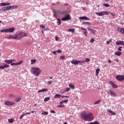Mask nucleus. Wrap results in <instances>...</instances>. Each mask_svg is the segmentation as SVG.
Returning <instances> with one entry per match:
<instances>
[{
  "label": "nucleus",
  "mask_w": 124,
  "mask_h": 124,
  "mask_svg": "<svg viewBox=\"0 0 124 124\" xmlns=\"http://www.w3.org/2000/svg\"><path fill=\"white\" fill-rule=\"evenodd\" d=\"M36 62V60H31V64H33Z\"/></svg>",
  "instance_id": "58836bf2"
},
{
  "label": "nucleus",
  "mask_w": 124,
  "mask_h": 124,
  "mask_svg": "<svg viewBox=\"0 0 124 124\" xmlns=\"http://www.w3.org/2000/svg\"><path fill=\"white\" fill-rule=\"evenodd\" d=\"M93 124H99V122L98 121H94V122H92Z\"/></svg>",
  "instance_id": "603ef678"
},
{
  "label": "nucleus",
  "mask_w": 124,
  "mask_h": 124,
  "mask_svg": "<svg viewBox=\"0 0 124 124\" xmlns=\"http://www.w3.org/2000/svg\"><path fill=\"white\" fill-rule=\"evenodd\" d=\"M109 12L105 11H101L99 13L95 12V13L98 16H104V15H109Z\"/></svg>",
  "instance_id": "7ed1b4c3"
},
{
  "label": "nucleus",
  "mask_w": 124,
  "mask_h": 124,
  "mask_svg": "<svg viewBox=\"0 0 124 124\" xmlns=\"http://www.w3.org/2000/svg\"><path fill=\"white\" fill-rule=\"evenodd\" d=\"M116 79L118 81L122 82V81H124V76L123 75H117L116 76Z\"/></svg>",
  "instance_id": "0eeeda50"
},
{
  "label": "nucleus",
  "mask_w": 124,
  "mask_h": 124,
  "mask_svg": "<svg viewBox=\"0 0 124 124\" xmlns=\"http://www.w3.org/2000/svg\"><path fill=\"white\" fill-rule=\"evenodd\" d=\"M8 122H9V123H10V124H12V123H13V122H14V119H8Z\"/></svg>",
  "instance_id": "f704fd0d"
},
{
  "label": "nucleus",
  "mask_w": 124,
  "mask_h": 124,
  "mask_svg": "<svg viewBox=\"0 0 124 124\" xmlns=\"http://www.w3.org/2000/svg\"><path fill=\"white\" fill-rule=\"evenodd\" d=\"M81 30H83L84 31H87V29H85V28H83V27H81Z\"/></svg>",
  "instance_id": "338daca9"
},
{
  "label": "nucleus",
  "mask_w": 124,
  "mask_h": 124,
  "mask_svg": "<svg viewBox=\"0 0 124 124\" xmlns=\"http://www.w3.org/2000/svg\"><path fill=\"white\" fill-rule=\"evenodd\" d=\"M0 32H7V29H3L0 31Z\"/></svg>",
  "instance_id": "4c0bfd02"
},
{
  "label": "nucleus",
  "mask_w": 124,
  "mask_h": 124,
  "mask_svg": "<svg viewBox=\"0 0 124 124\" xmlns=\"http://www.w3.org/2000/svg\"><path fill=\"white\" fill-rule=\"evenodd\" d=\"M0 69H3L2 66L0 65Z\"/></svg>",
  "instance_id": "774afa93"
},
{
  "label": "nucleus",
  "mask_w": 124,
  "mask_h": 124,
  "mask_svg": "<svg viewBox=\"0 0 124 124\" xmlns=\"http://www.w3.org/2000/svg\"><path fill=\"white\" fill-rule=\"evenodd\" d=\"M65 59V57L64 56H61L60 57V60H64Z\"/></svg>",
  "instance_id": "09e8293b"
},
{
  "label": "nucleus",
  "mask_w": 124,
  "mask_h": 124,
  "mask_svg": "<svg viewBox=\"0 0 124 124\" xmlns=\"http://www.w3.org/2000/svg\"><path fill=\"white\" fill-rule=\"evenodd\" d=\"M63 103V101H62L60 102V105H62V104Z\"/></svg>",
  "instance_id": "69168bd1"
},
{
  "label": "nucleus",
  "mask_w": 124,
  "mask_h": 124,
  "mask_svg": "<svg viewBox=\"0 0 124 124\" xmlns=\"http://www.w3.org/2000/svg\"><path fill=\"white\" fill-rule=\"evenodd\" d=\"M50 113H52V114H56V111L54 110H51Z\"/></svg>",
  "instance_id": "bf43d9fd"
},
{
  "label": "nucleus",
  "mask_w": 124,
  "mask_h": 124,
  "mask_svg": "<svg viewBox=\"0 0 124 124\" xmlns=\"http://www.w3.org/2000/svg\"><path fill=\"white\" fill-rule=\"evenodd\" d=\"M49 113L47 111H43L42 112V115H48Z\"/></svg>",
  "instance_id": "ea45409f"
},
{
  "label": "nucleus",
  "mask_w": 124,
  "mask_h": 124,
  "mask_svg": "<svg viewBox=\"0 0 124 124\" xmlns=\"http://www.w3.org/2000/svg\"><path fill=\"white\" fill-rule=\"evenodd\" d=\"M87 29H88V31H89L91 33H93V34H95V31L93 30V29H92V28H91V27H87Z\"/></svg>",
  "instance_id": "dca6fc26"
},
{
  "label": "nucleus",
  "mask_w": 124,
  "mask_h": 124,
  "mask_svg": "<svg viewBox=\"0 0 124 124\" xmlns=\"http://www.w3.org/2000/svg\"><path fill=\"white\" fill-rule=\"evenodd\" d=\"M6 38L7 39H17L16 35L15 36L10 35L9 37H7Z\"/></svg>",
  "instance_id": "2eb2a0df"
},
{
  "label": "nucleus",
  "mask_w": 124,
  "mask_h": 124,
  "mask_svg": "<svg viewBox=\"0 0 124 124\" xmlns=\"http://www.w3.org/2000/svg\"><path fill=\"white\" fill-rule=\"evenodd\" d=\"M122 48H123V46H120L119 48L117 49L118 51H120V52L122 51Z\"/></svg>",
  "instance_id": "5fc2aeb1"
},
{
  "label": "nucleus",
  "mask_w": 124,
  "mask_h": 124,
  "mask_svg": "<svg viewBox=\"0 0 124 124\" xmlns=\"http://www.w3.org/2000/svg\"><path fill=\"white\" fill-rule=\"evenodd\" d=\"M61 107H64V105H58L57 106V108H61Z\"/></svg>",
  "instance_id": "8fccbe9b"
},
{
  "label": "nucleus",
  "mask_w": 124,
  "mask_h": 124,
  "mask_svg": "<svg viewBox=\"0 0 124 124\" xmlns=\"http://www.w3.org/2000/svg\"><path fill=\"white\" fill-rule=\"evenodd\" d=\"M52 54H54V55H57V51H53Z\"/></svg>",
  "instance_id": "680f3d73"
},
{
  "label": "nucleus",
  "mask_w": 124,
  "mask_h": 124,
  "mask_svg": "<svg viewBox=\"0 0 124 124\" xmlns=\"http://www.w3.org/2000/svg\"><path fill=\"white\" fill-rule=\"evenodd\" d=\"M9 97H10V98H15L16 95L14 94H9Z\"/></svg>",
  "instance_id": "5701e85b"
},
{
  "label": "nucleus",
  "mask_w": 124,
  "mask_h": 124,
  "mask_svg": "<svg viewBox=\"0 0 124 124\" xmlns=\"http://www.w3.org/2000/svg\"><path fill=\"white\" fill-rule=\"evenodd\" d=\"M23 117H25V114L21 115L20 116V117H19V119L22 120V119H23Z\"/></svg>",
  "instance_id": "3c124183"
},
{
  "label": "nucleus",
  "mask_w": 124,
  "mask_h": 124,
  "mask_svg": "<svg viewBox=\"0 0 124 124\" xmlns=\"http://www.w3.org/2000/svg\"><path fill=\"white\" fill-rule=\"evenodd\" d=\"M5 105H6L7 106H13L14 104H15V103L14 102H11L9 101H6L4 102Z\"/></svg>",
  "instance_id": "6e6552de"
},
{
  "label": "nucleus",
  "mask_w": 124,
  "mask_h": 124,
  "mask_svg": "<svg viewBox=\"0 0 124 124\" xmlns=\"http://www.w3.org/2000/svg\"><path fill=\"white\" fill-rule=\"evenodd\" d=\"M0 6H6V3L2 2L0 3Z\"/></svg>",
  "instance_id": "e433bc0d"
},
{
  "label": "nucleus",
  "mask_w": 124,
  "mask_h": 124,
  "mask_svg": "<svg viewBox=\"0 0 124 124\" xmlns=\"http://www.w3.org/2000/svg\"><path fill=\"white\" fill-rule=\"evenodd\" d=\"M95 41L94 39L93 38H92L90 40V42H91V43H93V42Z\"/></svg>",
  "instance_id": "864d4df0"
},
{
  "label": "nucleus",
  "mask_w": 124,
  "mask_h": 124,
  "mask_svg": "<svg viewBox=\"0 0 124 124\" xmlns=\"http://www.w3.org/2000/svg\"><path fill=\"white\" fill-rule=\"evenodd\" d=\"M114 55H116V56H121V55H122V52L117 51L114 53Z\"/></svg>",
  "instance_id": "bb28decb"
},
{
  "label": "nucleus",
  "mask_w": 124,
  "mask_h": 124,
  "mask_svg": "<svg viewBox=\"0 0 124 124\" xmlns=\"http://www.w3.org/2000/svg\"><path fill=\"white\" fill-rule=\"evenodd\" d=\"M69 91H70V88L67 87L66 88L64 92H69Z\"/></svg>",
  "instance_id": "de8ad7c7"
},
{
  "label": "nucleus",
  "mask_w": 124,
  "mask_h": 124,
  "mask_svg": "<svg viewBox=\"0 0 124 124\" xmlns=\"http://www.w3.org/2000/svg\"><path fill=\"white\" fill-rule=\"evenodd\" d=\"M31 112H26V113L24 114L25 116H26V115H31Z\"/></svg>",
  "instance_id": "052dcab7"
},
{
  "label": "nucleus",
  "mask_w": 124,
  "mask_h": 124,
  "mask_svg": "<svg viewBox=\"0 0 124 124\" xmlns=\"http://www.w3.org/2000/svg\"><path fill=\"white\" fill-rule=\"evenodd\" d=\"M61 24H62V21H61V19L58 18L57 19V25H58V26H61Z\"/></svg>",
  "instance_id": "c85d7f7f"
},
{
  "label": "nucleus",
  "mask_w": 124,
  "mask_h": 124,
  "mask_svg": "<svg viewBox=\"0 0 124 124\" xmlns=\"http://www.w3.org/2000/svg\"><path fill=\"white\" fill-rule=\"evenodd\" d=\"M48 91V89L46 88L42 90H38V93H43L44 92Z\"/></svg>",
  "instance_id": "412c9836"
},
{
  "label": "nucleus",
  "mask_w": 124,
  "mask_h": 124,
  "mask_svg": "<svg viewBox=\"0 0 124 124\" xmlns=\"http://www.w3.org/2000/svg\"><path fill=\"white\" fill-rule=\"evenodd\" d=\"M58 13H60V14H61V15H67V12L66 11H64L61 12L60 11H58L57 12H54V16L55 18H57L58 17Z\"/></svg>",
  "instance_id": "20e7f679"
},
{
  "label": "nucleus",
  "mask_w": 124,
  "mask_h": 124,
  "mask_svg": "<svg viewBox=\"0 0 124 124\" xmlns=\"http://www.w3.org/2000/svg\"><path fill=\"white\" fill-rule=\"evenodd\" d=\"M69 87H70L71 89H72V90H74L75 89V86L72 84H70Z\"/></svg>",
  "instance_id": "c756f323"
},
{
  "label": "nucleus",
  "mask_w": 124,
  "mask_h": 124,
  "mask_svg": "<svg viewBox=\"0 0 124 124\" xmlns=\"http://www.w3.org/2000/svg\"><path fill=\"white\" fill-rule=\"evenodd\" d=\"M108 84L109 85H110L111 86V87H112V89H117V88H118V86H117V85H116L113 81H109L108 82Z\"/></svg>",
  "instance_id": "9d476101"
},
{
  "label": "nucleus",
  "mask_w": 124,
  "mask_h": 124,
  "mask_svg": "<svg viewBox=\"0 0 124 124\" xmlns=\"http://www.w3.org/2000/svg\"><path fill=\"white\" fill-rule=\"evenodd\" d=\"M103 6H105V7H110V5L109 4H103Z\"/></svg>",
  "instance_id": "79ce46f5"
},
{
  "label": "nucleus",
  "mask_w": 124,
  "mask_h": 124,
  "mask_svg": "<svg viewBox=\"0 0 124 124\" xmlns=\"http://www.w3.org/2000/svg\"><path fill=\"white\" fill-rule=\"evenodd\" d=\"M91 61V59H90L89 58H87L85 59V61H81L82 62H90Z\"/></svg>",
  "instance_id": "473e14b6"
},
{
  "label": "nucleus",
  "mask_w": 124,
  "mask_h": 124,
  "mask_svg": "<svg viewBox=\"0 0 124 124\" xmlns=\"http://www.w3.org/2000/svg\"><path fill=\"white\" fill-rule=\"evenodd\" d=\"M87 120H93V113H87V118H86V121Z\"/></svg>",
  "instance_id": "423d86ee"
},
{
  "label": "nucleus",
  "mask_w": 124,
  "mask_h": 124,
  "mask_svg": "<svg viewBox=\"0 0 124 124\" xmlns=\"http://www.w3.org/2000/svg\"><path fill=\"white\" fill-rule=\"evenodd\" d=\"M48 100H50V97H46L44 99V101H48Z\"/></svg>",
  "instance_id": "a19ab883"
},
{
  "label": "nucleus",
  "mask_w": 124,
  "mask_h": 124,
  "mask_svg": "<svg viewBox=\"0 0 124 124\" xmlns=\"http://www.w3.org/2000/svg\"><path fill=\"white\" fill-rule=\"evenodd\" d=\"M83 33H84V34H85V36H87L88 32H87V31H83Z\"/></svg>",
  "instance_id": "4d7b16f0"
},
{
  "label": "nucleus",
  "mask_w": 124,
  "mask_h": 124,
  "mask_svg": "<svg viewBox=\"0 0 124 124\" xmlns=\"http://www.w3.org/2000/svg\"><path fill=\"white\" fill-rule=\"evenodd\" d=\"M17 7H18L17 5L11 6V9H13V8H17Z\"/></svg>",
  "instance_id": "37998d69"
},
{
  "label": "nucleus",
  "mask_w": 124,
  "mask_h": 124,
  "mask_svg": "<svg viewBox=\"0 0 124 124\" xmlns=\"http://www.w3.org/2000/svg\"><path fill=\"white\" fill-rule=\"evenodd\" d=\"M57 53H58V54H60L61 53H62V50H61L60 49H58V50L56 51Z\"/></svg>",
  "instance_id": "13d9d810"
},
{
  "label": "nucleus",
  "mask_w": 124,
  "mask_h": 124,
  "mask_svg": "<svg viewBox=\"0 0 124 124\" xmlns=\"http://www.w3.org/2000/svg\"><path fill=\"white\" fill-rule=\"evenodd\" d=\"M117 30L118 31H120V32H122V33L124 34V28H117Z\"/></svg>",
  "instance_id": "aec40b11"
},
{
  "label": "nucleus",
  "mask_w": 124,
  "mask_h": 124,
  "mask_svg": "<svg viewBox=\"0 0 124 124\" xmlns=\"http://www.w3.org/2000/svg\"><path fill=\"white\" fill-rule=\"evenodd\" d=\"M40 28L41 29H42V30H45V26H44V25H40Z\"/></svg>",
  "instance_id": "a18cd8bd"
},
{
  "label": "nucleus",
  "mask_w": 124,
  "mask_h": 124,
  "mask_svg": "<svg viewBox=\"0 0 124 124\" xmlns=\"http://www.w3.org/2000/svg\"><path fill=\"white\" fill-rule=\"evenodd\" d=\"M116 44L117 46L123 45V46H124V41H121V40L120 41H117L116 42Z\"/></svg>",
  "instance_id": "4468645a"
},
{
  "label": "nucleus",
  "mask_w": 124,
  "mask_h": 124,
  "mask_svg": "<svg viewBox=\"0 0 124 124\" xmlns=\"http://www.w3.org/2000/svg\"><path fill=\"white\" fill-rule=\"evenodd\" d=\"M109 92L110 93V94L111 96H113V97H115V96H116L117 94H116V93H115L114 92H113L112 90H109Z\"/></svg>",
  "instance_id": "a211bd4d"
},
{
  "label": "nucleus",
  "mask_w": 124,
  "mask_h": 124,
  "mask_svg": "<svg viewBox=\"0 0 124 124\" xmlns=\"http://www.w3.org/2000/svg\"><path fill=\"white\" fill-rule=\"evenodd\" d=\"M22 63H23V61H20L16 63H13L12 62L11 63V66H13V65H20V64H22Z\"/></svg>",
  "instance_id": "f8f14e48"
},
{
  "label": "nucleus",
  "mask_w": 124,
  "mask_h": 124,
  "mask_svg": "<svg viewBox=\"0 0 124 124\" xmlns=\"http://www.w3.org/2000/svg\"><path fill=\"white\" fill-rule=\"evenodd\" d=\"M63 15V16H65L64 17L61 18V20L62 21H63L64 22L65 21H68V20H71V16H70V14H69L67 16H66V15L65 16H64V15Z\"/></svg>",
  "instance_id": "39448f33"
},
{
  "label": "nucleus",
  "mask_w": 124,
  "mask_h": 124,
  "mask_svg": "<svg viewBox=\"0 0 124 124\" xmlns=\"http://www.w3.org/2000/svg\"><path fill=\"white\" fill-rule=\"evenodd\" d=\"M15 98H16L15 101H16V102H20V101H21V99H22V98H21V96H20L16 97Z\"/></svg>",
  "instance_id": "6ab92c4d"
},
{
  "label": "nucleus",
  "mask_w": 124,
  "mask_h": 124,
  "mask_svg": "<svg viewBox=\"0 0 124 124\" xmlns=\"http://www.w3.org/2000/svg\"><path fill=\"white\" fill-rule=\"evenodd\" d=\"M82 61H78V60H72L71 61V63L72 64H75V65H77V64H78L80 63V62H81Z\"/></svg>",
  "instance_id": "9b49d317"
},
{
  "label": "nucleus",
  "mask_w": 124,
  "mask_h": 124,
  "mask_svg": "<svg viewBox=\"0 0 124 124\" xmlns=\"http://www.w3.org/2000/svg\"><path fill=\"white\" fill-rule=\"evenodd\" d=\"M4 62L6 63H8V64H10V63H11V62H12V61L10 60H4Z\"/></svg>",
  "instance_id": "b1692460"
},
{
  "label": "nucleus",
  "mask_w": 124,
  "mask_h": 124,
  "mask_svg": "<svg viewBox=\"0 0 124 124\" xmlns=\"http://www.w3.org/2000/svg\"><path fill=\"white\" fill-rule=\"evenodd\" d=\"M79 20H87L90 21L91 19L90 18L85 16H80L78 17Z\"/></svg>",
  "instance_id": "ddd939ff"
},
{
  "label": "nucleus",
  "mask_w": 124,
  "mask_h": 124,
  "mask_svg": "<svg viewBox=\"0 0 124 124\" xmlns=\"http://www.w3.org/2000/svg\"><path fill=\"white\" fill-rule=\"evenodd\" d=\"M6 5H11V3H6Z\"/></svg>",
  "instance_id": "0e129e2a"
},
{
  "label": "nucleus",
  "mask_w": 124,
  "mask_h": 124,
  "mask_svg": "<svg viewBox=\"0 0 124 124\" xmlns=\"http://www.w3.org/2000/svg\"><path fill=\"white\" fill-rule=\"evenodd\" d=\"M1 11H2L3 12H4V11H6V7H3L1 9H0Z\"/></svg>",
  "instance_id": "c9c22d12"
},
{
  "label": "nucleus",
  "mask_w": 124,
  "mask_h": 124,
  "mask_svg": "<svg viewBox=\"0 0 124 124\" xmlns=\"http://www.w3.org/2000/svg\"><path fill=\"white\" fill-rule=\"evenodd\" d=\"M107 111L108 112H109V113H110V114H111V115H113L114 116H115V115H116V112H115L111 110L107 109Z\"/></svg>",
  "instance_id": "4be33fe9"
},
{
  "label": "nucleus",
  "mask_w": 124,
  "mask_h": 124,
  "mask_svg": "<svg viewBox=\"0 0 124 124\" xmlns=\"http://www.w3.org/2000/svg\"><path fill=\"white\" fill-rule=\"evenodd\" d=\"M3 67V69H4L5 68H7V67H9V65L7 64H4V65L2 66Z\"/></svg>",
  "instance_id": "7c9ffc66"
},
{
  "label": "nucleus",
  "mask_w": 124,
  "mask_h": 124,
  "mask_svg": "<svg viewBox=\"0 0 124 124\" xmlns=\"http://www.w3.org/2000/svg\"><path fill=\"white\" fill-rule=\"evenodd\" d=\"M31 73L33 74L35 77H38L41 73V70L40 68L38 67H32L31 68Z\"/></svg>",
  "instance_id": "f257e3e1"
},
{
  "label": "nucleus",
  "mask_w": 124,
  "mask_h": 124,
  "mask_svg": "<svg viewBox=\"0 0 124 124\" xmlns=\"http://www.w3.org/2000/svg\"><path fill=\"white\" fill-rule=\"evenodd\" d=\"M68 31L70 32H72V33H73L74 31H75V29L74 28H70L68 29Z\"/></svg>",
  "instance_id": "393cba45"
},
{
  "label": "nucleus",
  "mask_w": 124,
  "mask_h": 124,
  "mask_svg": "<svg viewBox=\"0 0 124 124\" xmlns=\"http://www.w3.org/2000/svg\"><path fill=\"white\" fill-rule=\"evenodd\" d=\"M64 102H65V103L68 102V100L66 99V100H65L63 101V103H64Z\"/></svg>",
  "instance_id": "e2e57ef3"
},
{
  "label": "nucleus",
  "mask_w": 124,
  "mask_h": 124,
  "mask_svg": "<svg viewBox=\"0 0 124 124\" xmlns=\"http://www.w3.org/2000/svg\"><path fill=\"white\" fill-rule=\"evenodd\" d=\"M101 102V100H97L94 103V105H96L97 104H99Z\"/></svg>",
  "instance_id": "72a5a7b5"
},
{
  "label": "nucleus",
  "mask_w": 124,
  "mask_h": 124,
  "mask_svg": "<svg viewBox=\"0 0 124 124\" xmlns=\"http://www.w3.org/2000/svg\"><path fill=\"white\" fill-rule=\"evenodd\" d=\"M16 39L19 40V39H21V38H23V37H25V36H26L27 33L24 32H21L18 34H16Z\"/></svg>",
  "instance_id": "f03ea898"
},
{
  "label": "nucleus",
  "mask_w": 124,
  "mask_h": 124,
  "mask_svg": "<svg viewBox=\"0 0 124 124\" xmlns=\"http://www.w3.org/2000/svg\"><path fill=\"white\" fill-rule=\"evenodd\" d=\"M87 113L86 112H83L81 113V117L82 120H84V121H87Z\"/></svg>",
  "instance_id": "1a4fd4ad"
},
{
  "label": "nucleus",
  "mask_w": 124,
  "mask_h": 124,
  "mask_svg": "<svg viewBox=\"0 0 124 124\" xmlns=\"http://www.w3.org/2000/svg\"><path fill=\"white\" fill-rule=\"evenodd\" d=\"M99 71H100V69L99 68H97L95 70V75L96 76H98V73H99Z\"/></svg>",
  "instance_id": "a878e982"
},
{
  "label": "nucleus",
  "mask_w": 124,
  "mask_h": 124,
  "mask_svg": "<svg viewBox=\"0 0 124 124\" xmlns=\"http://www.w3.org/2000/svg\"><path fill=\"white\" fill-rule=\"evenodd\" d=\"M47 84L48 85H51L52 84V81H48L47 82Z\"/></svg>",
  "instance_id": "6e6d98bb"
},
{
  "label": "nucleus",
  "mask_w": 124,
  "mask_h": 124,
  "mask_svg": "<svg viewBox=\"0 0 124 124\" xmlns=\"http://www.w3.org/2000/svg\"><path fill=\"white\" fill-rule=\"evenodd\" d=\"M111 42H112V40L110 39L109 41L107 42V44H108V45H109V44H110V43H111Z\"/></svg>",
  "instance_id": "49530a36"
},
{
  "label": "nucleus",
  "mask_w": 124,
  "mask_h": 124,
  "mask_svg": "<svg viewBox=\"0 0 124 124\" xmlns=\"http://www.w3.org/2000/svg\"><path fill=\"white\" fill-rule=\"evenodd\" d=\"M15 31V28H10V29H7V32H13Z\"/></svg>",
  "instance_id": "f3484780"
},
{
  "label": "nucleus",
  "mask_w": 124,
  "mask_h": 124,
  "mask_svg": "<svg viewBox=\"0 0 124 124\" xmlns=\"http://www.w3.org/2000/svg\"><path fill=\"white\" fill-rule=\"evenodd\" d=\"M82 24V25H85V26H86V25H92V24L89 22H83Z\"/></svg>",
  "instance_id": "2f4dec72"
},
{
  "label": "nucleus",
  "mask_w": 124,
  "mask_h": 124,
  "mask_svg": "<svg viewBox=\"0 0 124 124\" xmlns=\"http://www.w3.org/2000/svg\"><path fill=\"white\" fill-rule=\"evenodd\" d=\"M61 96H62V95H61L60 94H56L54 96V98H60Z\"/></svg>",
  "instance_id": "cd10ccee"
},
{
  "label": "nucleus",
  "mask_w": 124,
  "mask_h": 124,
  "mask_svg": "<svg viewBox=\"0 0 124 124\" xmlns=\"http://www.w3.org/2000/svg\"><path fill=\"white\" fill-rule=\"evenodd\" d=\"M6 10H9L10 9H11V6H8L6 7Z\"/></svg>",
  "instance_id": "c03bdc74"
}]
</instances>
